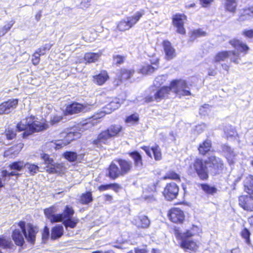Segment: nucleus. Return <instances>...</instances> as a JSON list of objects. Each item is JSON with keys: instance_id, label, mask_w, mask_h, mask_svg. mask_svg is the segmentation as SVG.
Listing matches in <instances>:
<instances>
[{"instance_id": "39448f33", "label": "nucleus", "mask_w": 253, "mask_h": 253, "mask_svg": "<svg viewBox=\"0 0 253 253\" xmlns=\"http://www.w3.org/2000/svg\"><path fill=\"white\" fill-rule=\"evenodd\" d=\"M193 168L200 179L205 180L209 177V169L207 159L197 158L193 164Z\"/></svg>"}, {"instance_id": "603ef678", "label": "nucleus", "mask_w": 253, "mask_h": 253, "mask_svg": "<svg viewBox=\"0 0 253 253\" xmlns=\"http://www.w3.org/2000/svg\"><path fill=\"white\" fill-rule=\"evenodd\" d=\"M241 236L246 240V242L249 244L250 243V232L246 228H244L241 232Z\"/></svg>"}, {"instance_id": "c85d7f7f", "label": "nucleus", "mask_w": 253, "mask_h": 253, "mask_svg": "<svg viewBox=\"0 0 253 253\" xmlns=\"http://www.w3.org/2000/svg\"><path fill=\"white\" fill-rule=\"evenodd\" d=\"M63 156L68 161L73 162L77 160H82L84 156V154H77L76 152L72 151H66Z\"/></svg>"}, {"instance_id": "f03ea898", "label": "nucleus", "mask_w": 253, "mask_h": 253, "mask_svg": "<svg viewBox=\"0 0 253 253\" xmlns=\"http://www.w3.org/2000/svg\"><path fill=\"white\" fill-rule=\"evenodd\" d=\"M18 226L20 227L22 232L19 229H15L13 231L12 235L15 244L18 246H22L24 243V236L28 242L31 244H34L35 241L36 234L38 232L37 229L32 225L29 224L28 226L27 233L25 227V222L23 221L18 223Z\"/></svg>"}, {"instance_id": "423d86ee", "label": "nucleus", "mask_w": 253, "mask_h": 253, "mask_svg": "<svg viewBox=\"0 0 253 253\" xmlns=\"http://www.w3.org/2000/svg\"><path fill=\"white\" fill-rule=\"evenodd\" d=\"M143 14V12L137 11L133 16L122 20L118 24L117 28L118 30L121 31L129 30L138 21Z\"/></svg>"}, {"instance_id": "49530a36", "label": "nucleus", "mask_w": 253, "mask_h": 253, "mask_svg": "<svg viewBox=\"0 0 253 253\" xmlns=\"http://www.w3.org/2000/svg\"><path fill=\"white\" fill-rule=\"evenodd\" d=\"M63 222V224L66 228L70 227L71 228H73L76 227L78 220H73L72 218L67 219H65L64 221H62Z\"/></svg>"}, {"instance_id": "b1692460", "label": "nucleus", "mask_w": 253, "mask_h": 253, "mask_svg": "<svg viewBox=\"0 0 253 253\" xmlns=\"http://www.w3.org/2000/svg\"><path fill=\"white\" fill-rule=\"evenodd\" d=\"M84 109L82 104L74 102L67 106L66 112L68 114H76L83 111Z\"/></svg>"}, {"instance_id": "4468645a", "label": "nucleus", "mask_w": 253, "mask_h": 253, "mask_svg": "<svg viewBox=\"0 0 253 253\" xmlns=\"http://www.w3.org/2000/svg\"><path fill=\"white\" fill-rule=\"evenodd\" d=\"M186 16L184 14H176L173 16L172 22L177 28V32L181 35L185 34V30L184 28V21L186 20Z\"/></svg>"}, {"instance_id": "a878e982", "label": "nucleus", "mask_w": 253, "mask_h": 253, "mask_svg": "<svg viewBox=\"0 0 253 253\" xmlns=\"http://www.w3.org/2000/svg\"><path fill=\"white\" fill-rule=\"evenodd\" d=\"M129 155L133 160L135 167L137 169H141L143 166V162L140 154L138 151H134L130 152Z\"/></svg>"}, {"instance_id": "c9c22d12", "label": "nucleus", "mask_w": 253, "mask_h": 253, "mask_svg": "<svg viewBox=\"0 0 253 253\" xmlns=\"http://www.w3.org/2000/svg\"><path fill=\"white\" fill-rule=\"evenodd\" d=\"M101 55L99 53L88 52L85 54L84 60L88 63L95 62L96 61Z\"/></svg>"}, {"instance_id": "774afa93", "label": "nucleus", "mask_w": 253, "mask_h": 253, "mask_svg": "<svg viewBox=\"0 0 253 253\" xmlns=\"http://www.w3.org/2000/svg\"><path fill=\"white\" fill-rule=\"evenodd\" d=\"M135 253H146V251L145 249H135Z\"/></svg>"}, {"instance_id": "0e129e2a", "label": "nucleus", "mask_w": 253, "mask_h": 253, "mask_svg": "<svg viewBox=\"0 0 253 253\" xmlns=\"http://www.w3.org/2000/svg\"><path fill=\"white\" fill-rule=\"evenodd\" d=\"M209 108V105L208 104H205L202 106L200 109V113L205 115V112H207V110Z\"/></svg>"}, {"instance_id": "6e6552de", "label": "nucleus", "mask_w": 253, "mask_h": 253, "mask_svg": "<svg viewBox=\"0 0 253 253\" xmlns=\"http://www.w3.org/2000/svg\"><path fill=\"white\" fill-rule=\"evenodd\" d=\"M209 171L213 174H219L223 168L221 159L215 156H211L207 159Z\"/></svg>"}, {"instance_id": "de8ad7c7", "label": "nucleus", "mask_w": 253, "mask_h": 253, "mask_svg": "<svg viewBox=\"0 0 253 253\" xmlns=\"http://www.w3.org/2000/svg\"><path fill=\"white\" fill-rule=\"evenodd\" d=\"M24 121H21L20 123H19L17 125V128L18 130V131H21L23 130H25V131L27 130H29V122H27V120L25 121V122H24Z\"/></svg>"}, {"instance_id": "5701e85b", "label": "nucleus", "mask_w": 253, "mask_h": 253, "mask_svg": "<svg viewBox=\"0 0 253 253\" xmlns=\"http://www.w3.org/2000/svg\"><path fill=\"white\" fill-rule=\"evenodd\" d=\"M163 46L167 59L169 60L172 59L175 56V53L171 43L168 41H165L163 42Z\"/></svg>"}, {"instance_id": "473e14b6", "label": "nucleus", "mask_w": 253, "mask_h": 253, "mask_svg": "<svg viewBox=\"0 0 253 253\" xmlns=\"http://www.w3.org/2000/svg\"><path fill=\"white\" fill-rule=\"evenodd\" d=\"M63 234V227L62 225H57L52 229L51 238L55 240L62 236Z\"/></svg>"}, {"instance_id": "7c9ffc66", "label": "nucleus", "mask_w": 253, "mask_h": 253, "mask_svg": "<svg viewBox=\"0 0 253 253\" xmlns=\"http://www.w3.org/2000/svg\"><path fill=\"white\" fill-rule=\"evenodd\" d=\"M253 17V5L250 7L248 9H244L241 13L240 17L239 20L244 21L245 20H249Z\"/></svg>"}, {"instance_id": "f257e3e1", "label": "nucleus", "mask_w": 253, "mask_h": 253, "mask_svg": "<svg viewBox=\"0 0 253 253\" xmlns=\"http://www.w3.org/2000/svg\"><path fill=\"white\" fill-rule=\"evenodd\" d=\"M229 43L237 51H222L218 52L214 57L213 60L214 63L225 61L228 57H230V60L232 62L238 64L240 59V53H243L244 54H246L250 49L246 43L239 40L233 39L231 40Z\"/></svg>"}, {"instance_id": "dca6fc26", "label": "nucleus", "mask_w": 253, "mask_h": 253, "mask_svg": "<svg viewBox=\"0 0 253 253\" xmlns=\"http://www.w3.org/2000/svg\"><path fill=\"white\" fill-rule=\"evenodd\" d=\"M114 162H116L119 166L122 176L130 172L133 168L132 162L129 160L117 159L114 160Z\"/></svg>"}, {"instance_id": "f704fd0d", "label": "nucleus", "mask_w": 253, "mask_h": 253, "mask_svg": "<svg viewBox=\"0 0 253 253\" xmlns=\"http://www.w3.org/2000/svg\"><path fill=\"white\" fill-rule=\"evenodd\" d=\"M150 222L147 216L145 215L139 216L136 222L138 227L145 228H147L150 225Z\"/></svg>"}, {"instance_id": "6e6d98bb", "label": "nucleus", "mask_w": 253, "mask_h": 253, "mask_svg": "<svg viewBox=\"0 0 253 253\" xmlns=\"http://www.w3.org/2000/svg\"><path fill=\"white\" fill-rule=\"evenodd\" d=\"M138 121V117L137 114H132L128 116L126 119V123L133 124Z\"/></svg>"}, {"instance_id": "79ce46f5", "label": "nucleus", "mask_w": 253, "mask_h": 253, "mask_svg": "<svg viewBox=\"0 0 253 253\" xmlns=\"http://www.w3.org/2000/svg\"><path fill=\"white\" fill-rule=\"evenodd\" d=\"M74 213V211L71 208L66 206L65 210L64 211V212L61 214L62 215L61 221H64L65 219H67V218H72Z\"/></svg>"}, {"instance_id": "052dcab7", "label": "nucleus", "mask_w": 253, "mask_h": 253, "mask_svg": "<svg viewBox=\"0 0 253 253\" xmlns=\"http://www.w3.org/2000/svg\"><path fill=\"white\" fill-rule=\"evenodd\" d=\"M114 61L116 64H122L124 61V57L122 56L117 55L114 56Z\"/></svg>"}, {"instance_id": "4be33fe9", "label": "nucleus", "mask_w": 253, "mask_h": 253, "mask_svg": "<svg viewBox=\"0 0 253 253\" xmlns=\"http://www.w3.org/2000/svg\"><path fill=\"white\" fill-rule=\"evenodd\" d=\"M114 161L110 165L108 169L107 176L112 179H116L122 176L120 168L115 163Z\"/></svg>"}, {"instance_id": "bb28decb", "label": "nucleus", "mask_w": 253, "mask_h": 253, "mask_svg": "<svg viewBox=\"0 0 253 253\" xmlns=\"http://www.w3.org/2000/svg\"><path fill=\"white\" fill-rule=\"evenodd\" d=\"M211 141L209 139H206L199 144L198 151L202 155H206L211 148Z\"/></svg>"}, {"instance_id": "e433bc0d", "label": "nucleus", "mask_w": 253, "mask_h": 253, "mask_svg": "<svg viewBox=\"0 0 253 253\" xmlns=\"http://www.w3.org/2000/svg\"><path fill=\"white\" fill-rule=\"evenodd\" d=\"M25 168L28 170V172L32 175H34L39 171V167L34 164L27 163L25 164Z\"/></svg>"}, {"instance_id": "58836bf2", "label": "nucleus", "mask_w": 253, "mask_h": 253, "mask_svg": "<svg viewBox=\"0 0 253 253\" xmlns=\"http://www.w3.org/2000/svg\"><path fill=\"white\" fill-rule=\"evenodd\" d=\"M93 200L91 192H87L83 194L80 198V202L82 204H87L91 202Z\"/></svg>"}, {"instance_id": "a211bd4d", "label": "nucleus", "mask_w": 253, "mask_h": 253, "mask_svg": "<svg viewBox=\"0 0 253 253\" xmlns=\"http://www.w3.org/2000/svg\"><path fill=\"white\" fill-rule=\"evenodd\" d=\"M170 220L174 223H181L184 219V214L182 211L178 208L171 209L169 213Z\"/></svg>"}, {"instance_id": "72a5a7b5", "label": "nucleus", "mask_w": 253, "mask_h": 253, "mask_svg": "<svg viewBox=\"0 0 253 253\" xmlns=\"http://www.w3.org/2000/svg\"><path fill=\"white\" fill-rule=\"evenodd\" d=\"M122 127L119 125H114L110 126L107 130L108 131L112 138L118 135L122 131Z\"/></svg>"}, {"instance_id": "37998d69", "label": "nucleus", "mask_w": 253, "mask_h": 253, "mask_svg": "<svg viewBox=\"0 0 253 253\" xmlns=\"http://www.w3.org/2000/svg\"><path fill=\"white\" fill-rule=\"evenodd\" d=\"M236 6L237 4L235 0H226L225 8L227 10L231 12H234L236 10Z\"/></svg>"}, {"instance_id": "2eb2a0df", "label": "nucleus", "mask_w": 253, "mask_h": 253, "mask_svg": "<svg viewBox=\"0 0 253 253\" xmlns=\"http://www.w3.org/2000/svg\"><path fill=\"white\" fill-rule=\"evenodd\" d=\"M18 100L17 99H9L0 104V115L8 114L17 107Z\"/></svg>"}, {"instance_id": "864d4df0", "label": "nucleus", "mask_w": 253, "mask_h": 253, "mask_svg": "<svg viewBox=\"0 0 253 253\" xmlns=\"http://www.w3.org/2000/svg\"><path fill=\"white\" fill-rule=\"evenodd\" d=\"M164 179H179V176L176 173L173 171H169L166 175L164 177Z\"/></svg>"}, {"instance_id": "f8f14e48", "label": "nucleus", "mask_w": 253, "mask_h": 253, "mask_svg": "<svg viewBox=\"0 0 253 253\" xmlns=\"http://www.w3.org/2000/svg\"><path fill=\"white\" fill-rule=\"evenodd\" d=\"M48 127V125L39 121H34L32 123L29 122V130L24 131L23 133V137H26L32 133L43 130Z\"/></svg>"}, {"instance_id": "a18cd8bd", "label": "nucleus", "mask_w": 253, "mask_h": 253, "mask_svg": "<svg viewBox=\"0 0 253 253\" xmlns=\"http://www.w3.org/2000/svg\"><path fill=\"white\" fill-rule=\"evenodd\" d=\"M12 245V243L10 240L0 238V247L3 249H7L10 248Z\"/></svg>"}, {"instance_id": "ddd939ff", "label": "nucleus", "mask_w": 253, "mask_h": 253, "mask_svg": "<svg viewBox=\"0 0 253 253\" xmlns=\"http://www.w3.org/2000/svg\"><path fill=\"white\" fill-rule=\"evenodd\" d=\"M170 92H171L170 86H163L155 92L153 97L146 98V101L148 102H151L154 100L157 102L160 101L168 97Z\"/></svg>"}, {"instance_id": "aec40b11", "label": "nucleus", "mask_w": 253, "mask_h": 253, "mask_svg": "<svg viewBox=\"0 0 253 253\" xmlns=\"http://www.w3.org/2000/svg\"><path fill=\"white\" fill-rule=\"evenodd\" d=\"M112 137L106 130L100 133L97 136V139L93 140V144L97 147H101L102 144H108L112 139Z\"/></svg>"}, {"instance_id": "13d9d810", "label": "nucleus", "mask_w": 253, "mask_h": 253, "mask_svg": "<svg viewBox=\"0 0 253 253\" xmlns=\"http://www.w3.org/2000/svg\"><path fill=\"white\" fill-rule=\"evenodd\" d=\"M62 118L60 116L54 115L51 117L50 123L52 125H55L59 123L62 120Z\"/></svg>"}, {"instance_id": "9d476101", "label": "nucleus", "mask_w": 253, "mask_h": 253, "mask_svg": "<svg viewBox=\"0 0 253 253\" xmlns=\"http://www.w3.org/2000/svg\"><path fill=\"white\" fill-rule=\"evenodd\" d=\"M41 158L44 160L45 164L51 165V167L47 169L49 172L60 174L65 171V168L62 164L53 165V160L49 157L48 155L44 153L42 154Z\"/></svg>"}, {"instance_id": "7ed1b4c3", "label": "nucleus", "mask_w": 253, "mask_h": 253, "mask_svg": "<svg viewBox=\"0 0 253 253\" xmlns=\"http://www.w3.org/2000/svg\"><path fill=\"white\" fill-rule=\"evenodd\" d=\"M200 231V229L198 226L193 225L185 231L180 233L179 237L181 240V248L185 250L196 251L198 246L196 242L192 239V237L198 234Z\"/></svg>"}, {"instance_id": "c756f323", "label": "nucleus", "mask_w": 253, "mask_h": 253, "mask_svg": "<svg viewBox=\"0 0 253 253\" xmlns=\"http://www.w3.org/2000/svg\"><path fill=\"white\" fill-rule=\"evenodd\" d=\"M108 78L109 76L107 73L103 71L98 75L93 77V81L97 84L101 85L104 84Z\"/></svg>"}, {"instance_id": "09e8293b", "label": "nucleus", "mask_w": 253, "mask_h": 253, "mask_svg": "<svg viewBox=\"0 0 253 253\" xmlns=\"http://www.w3.org/2000/svg\"><path fill=\"white\" fill-rule=\"evenodd\" d=\"M5 135L8 140H12L16 136V133L14 129L8 128L5 131Z\"/></svg>"}, {"instance_id": "e2e57ef3", "label": "nucleus", "mask_w": 253, "mask_h": 253, "mask_svg": "<svg viewBox=\"0 0 253 253\" xmlns=\"http://www.w3.org/2000/svg\"><path fill=\"white\" fill-rule=\"evenodd\" d=\"M111 184L101 185L99 186L98 190L100 191H103L111 189Z\"/></svg>"}, {"instance_id": "c03bdc74", "label": "nucleus", "mask_w": 253, "mask_h": 253, "mask_svg": "<svg viewBox=\"0 0 253 253\" xmlns=\"http://www.w3.org/2000/svg\"><path fill=\"white\" fill-rule=\"evenodd\" d=\"M25 164L23 161L15 162L9 165V167L11 169L20 170L24 167Z\"/></svg>"}, {"instance_id": "2f4dec72", "label": "nucleus", "mask_w": 253, "mask_h": 253, "mask_svg": "<svg viewBox=\"0 0 253 253\" xmlns=\"http://www.w3.org/2000/svg\"><path fill=\"white\" fill-rule=\"evenodd\" d=\"M245 190L249 194L253 193V176L249 175L244 180Z\"/></svg>"}, {"instance_id": "5fc2aeb1", "label": "nucleus", "mask_w": 253, "mask_h": 253, "mask_svg": "<svg viewBox=\"0 0 253 253\" xmlns=\"http://www.w3.org/2000/svg\"><path fill=\"white\" fill-rule=\"evenodd\" d=\"M166 77L164 76H159L156 77L154 81V84L156 86H160L166 81Z\"/></svg>"}, {"instance_id": "8fccbe9b", "label": "nucleus", "mask_w": 253, "mask_h": 253, "mask_svg": "<svg viewBox=\"0 0 253 253\" xmlns=\"http://www.w3.org/2000/svg\"><path fill=\"white\" fill-rule=\"evenodd\" d=\"M206 34V32L202 31L201 29L194 30L192 33L190 39L191 40H194L196 38L205 36Z\"/></svg>"}, {"instance_id": "4c0bfd02", "label": "nucleus", "mask_w": 253, "mask_h": 253, "mask_svg": "<svg viewBox=\"0 0 253 253\" xmlns=\"http://www.w3.org/2000/svg\"><path fill=\"white\" fill-rule=\"evenodd\" d=\"M223 130L227 138L234 137L237 135L235 128L231 125L224 126Z\"/></svg>"}, {"instance_id": "412c9836", "label": "nucleus", "mask_w": 253, "mask_h": 253, "mask_svg": "<svg viewBox=\"0 0 253 253\" xmlns=\"http://www.w3.org/2000/svg\"><path fill=\"white\" fill-rule=\"evenodd\" d=\"M141 149H143L146 154L152 158L151 151L153 152L155 159L156 161L160 160L162 159V154L160 148L158 145H155L150 148L147 146H142Z\"/></svg>"}, {"instance_id": "69168bd1", "label": "nucleus", "mask_w": 253, "mask_h": 253, "mask_svg": "<svg viewBox=\"0 0 253 253\" xmlns=\"http://www.w3.org/2000/svg\"><path fill=\"white\" fill-rule=\"evenodd\" d=\"M213 0H200L201 4L203 7H206L210 4Z\"/></svg>"}, {"instance_id": "ea45409f", "label": "nucleus", "mask_w": 253, "mask_h": 253, "mask_svg": "<svg viewBox=\"0 0 253 253\" xmlns=\"http://www.w3.org/2000/svg\"><path fill=\"white\" fill-rule=\"evenodd\" d=\"M133 70H127L126 69H123L121 71V80H128L134 74Z\"/></svg>"}, {"instance_id": "f3484780", "label": "nucleus", "mask_w": 253, "mask_h": 253, "mask_svg": "<svg viewBox=\"0 0 253 253\" xmlns=\"http://www.w3.org/2000/svg\"><path fill=\"white\" fill-rule=\"evenodd\" d=\"M239 204L246 211H253V196L247 195L240 196Z\"/></svg>"}, {"instance_id": "4d7b16f0", "label": "nucleus", "mask_w": 253, "mask_h": 253, "mask_svg": "<svg viewBox=\"0 0 253 253\" xmlns=\"http://www.w3.org/2000/svg\"><path fill=\"white\" fill-rule=\"evenodd\" d=\"M40 54L38 53L37 51H36L33 55H32V63L34 65H37L39 63L40 61Z\"/></svg>"}, {"instance_id": "3c124183", "label": "nucleus", "mask_w": 253, "mask_h": 253, "mask_svg": "<svg viewBox=\"0 0 253 253\" xmlns=\"http://www.w3.org/2000/svg\"><path fill=\"white\" fill-rule=\"evenodd\" d=\"M202 189L208 194H213L216 192V189L214 187H211L207 184H201Z\"/></svg>"}, {"instance_id": "9b49d317", "label": "nucleus", "mask_w": 253, "mask_h": 253, "mask_svg": "<svg viewBox=\"0 0 253 253\" xmlns=\"http://www.w3.org/2000/svg\"><path fill=\"white\" fill-rule=\"evenodd\" d=\"M179 188L174 182L168 183L166 186L163 194L167 200L171 201L175 199L178 195Z\"/></svg>"}, {"instance_id": "bf43d9fd", "label": "nucleus", "mask_w": 253, "mask_h": 253, "mask_svg": "<svg viewBox=\"0 0 253 253\" xmlns=\"http://www.w3.org/2000/svg\"><path fill=\"white\" fill-rule=\"evenodd\" d=\"M242 35L246 38H253V30H244L242 32Z\"/></svg>"}, {"instance_id": "20e7f679", "label": "nucleus", "mask_w": 253, "mask_h": 253, "mask_svg": "<svg viewBox=\"0 0 253 253\" xmlns=\"http://www.w3.org/2000/svg\"><path fill=\"white\" fill-rule=\"evenodd\" d=\"M170 87L171 91L174 92L180 97L191 95L190 88L184 80H173L171 82Z\"/></svg>"}, {"instance_id": "cd10ccee", "label": "nucleus", "mask_w": 253, "mask_h": 253, "mask_svg": "<svg viewBox=\"0 0 253 253\" xmlns=\"http://www.w3.org/2000/svg\"><path fill=\"white\" fill-rule=\"evenodd\" d=\"M158 68V61H156L152 63V64H144L140 70V71L143 74H150L154 72Z\"/></svg>"}, {"instance_id": "a19ab883", "label": "nucleus", "mask_w": 253, "mask_h": 253, "mask_svg": "<svg viewBox=\"0 0 253 253\" xmlns=\"http://www.w3.org/2000/svg\"><path fill=\"white\" fill-rule=\"evenodd\" d=\"M15 23L14 20L8 22L3 27L0 28V37L4 36L13 26Z\"/></svg>"}, {"instance_id": "1a4fd4ad", "label": "nucleus", "mask_w": 253, "mask_h": 253, "mask_svg": "<svg viewBox=\"0 0 253 253\" xmlns=\"http://www.w3.org/2000/svg\"><path fill=\"white\" fill-rule=\"evenodd\" d=\"M122 103H123V100L119 98H115L103 108V111L94 115L93 117V119H100L104 116L105 114L111 113L113 111L118 109Z\"/></svg>"}, {"instance_id": "680f3d73", "label": "nucleus", "mask_w": 253, "mask_h": 253, "mask_svg": "<svg viewBox=\"0 0 253 253\" xmlns=\"http://www.w3.org/2000/svg\"><path fill=\"white\" fill-rule=\"evenodd\" d=\"M110 186L111 189L116 192H118L122 188L121 186L118 183H112Z\"/></svg>"}, {"instance_id": "0eeeda50", "label": "nucleus", "mask_w": 253, "mask_h": 253, "mask_svg": "<svg viewBox=\"0 0 253 253\" xmlns=\"http://www.w3.org/2000/svg\"><path fill=\"white\" fill-rule=\"evenodd\" d=\"M61 137H63V140H57L56 143L55 148L56 149H59L64 147L69 144L71 141L80 138L81 133L79 132L76 131L74 128L71 129L68 132H63L61 133Z\"/></svg>"}, {"instance_id": "338daca9", "label": "nucleus", "mask_w": 253, "mask_h": 253, "mask_svg": "<svg viewBox=\"0 0 253 253\" xmlns=\"http://www.w3.org/2000/svg\"><path fill=\"white\" fill-rule=\"evenodd\" d=\"M52 46V44L50 43H46L44 44L43 46H42V49L43 50H48L50 49L51 47Z\"/></svg>"}, {"instance_id": "393cba45", "label": "nucleus", "mask_w": 253, "mask_h": 253, "mask_svg": "<svg viewBox=\"0 0 253 253\" xmlns=\"http://www.w3.org/2000/svg\"><path fill=\"white\" fill-rule=\"evenodd\" d=\"M222 150L229 164L231 165L234 163L233 159L235 156V154L231 148L226 144H224L222 146Z\"/></svg>"}, {"instance_id": "6ab92c4d", "label": "nucleus", "mask_w": 253, "mask_h": 253, "mask_svg": "<svg viewBox=\"0 0 253 253\" xmlns=\"http://www.w3.org/2000/svg\"><path fill=\"white\" fill-rule=\"evenodd\" d=\"M57 209L55 207L52 206L44 210V213L46 217L51 222H60L62 220V215L55 214Z\"/></svg>"}]
</instances>
